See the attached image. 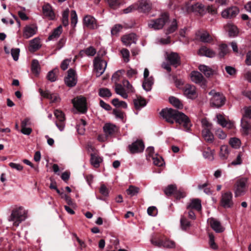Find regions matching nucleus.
<instances>
[{
	"mask_svg": "<svg viewBox=\"0 0 251 251\" xmlns=\"http://www.w3.org/2000/svg\"><path fill=\"white\" fill-rule=\"evenodd\" d=\"M37 30V27L34 25H26L23 30V36L25 39L29 38L36 34Z\"/></svg>",
	"mask_w": 251,
	"mask_h": 251,
	"instance_id": "obj_21",
	"label": "nucleus"
},
{
	"mask_svg": "<svg viewBox=\"0 0 251 251\" xmlns=\"http://www.w3.org/2000/svg\"><path fill=\"white\" fill-rule=\"evenodd\" d=\"M199 69L207 77H209L214 74V71L211 68L205 65H200L199 66Z\"/></svg>",
	"mask_w": 251,
	"mask_h": 251,
	"instance_id": "obj_31",
	"label": "nucleus"
},
{
	"mask_svg": "<svg viewBox=\"0 0 251 251\" xmlns=\"http://www.w3.org/2000/svg\"><path fill=\"white\" fill-rule=\"evenodd\" d=\"M133 103L135 108L137 110H140L146 105V100L141 97H137L133 100Z\"/></svg>",
	"mask_w": 251,
	"mask_h": 251,
	"instance_id": "obj_29",
	"label": "nucleus"
},
{
	"mask_svg": "<svg viewBox=\"0 0 251 251\" xmlns=\"http://www.w3.org/2000/svg\"><path fill=\"white\" fill-rule=\"evenodd\" d=\"M58 69H54L50 71L47 76V79L51 82H54L56 80V74L58 72Z\"/></svg>",
	"mask_w": 251,
	"mask_h": 251,
	"instance_id": "obj_46",
	"label": "nucleus"
},
{
	"mask_svg": "<svg viewBox=\"0 0 251 251\" xmlns=\"http://www.w3.org/2000/svg\"><path fill=\"white\" fill-rule=\"evenodd\" d=\"M121 40L125 46H130L132 44H136L137 37L135 34L131 33L123 36Z\"/></svg>",
	"mask_w": 251,
	"mask_h": 251,
	"instance_id": "obj_18",
	"label": "nucleus"
},
{
	"mask_svg": "<svg viewBox=\"0 0 251 251\" xmlns=\"http://www.w3.org/2000/svg\"><path fill=\"white\" fill-rule=\"evenodd\" d=\"M144 148V144L141 140H137L128 146L129 150L132 154L141 152Z\"/></svg>",
	"mask_w": 251,
	"mask_h": 251,
	"instance_id": "obj_12",
	"label": "nucleus"
},
{
	"mask_svg": "<svg viewBox=\"0 0 251 251\" xmlns=\"http://www.w3.org/2000/svg\"><path fill=\"white\" fill-rule=\"evenodd\" d=\"M166 60L169 62L170 65L176 68L180 64V57L178 53L176 52H167Z\"/></svg>",
	"mask_w": 251,
	"mask_h": 251,
	"instance_id": "obj_14",
	"label": "nucleus"
},
{
	"mask_svg": "<svg viewBox=\"0 0 251 251\" xmlns=\"http://www.w3.org/2000/svg\"><path fill=\"white\" fill-rule=\"evenodd\" d=\"M216 117L218 123L223 127H227L228 128H232L234 127L233 124L231 122H228L222 115H217Z\"/></svg>",
	"mask_w": 251,
	"mask_h": 251,
	"instance_id": "obj_28",
	"label": "nucleus"
},
{
	"mask_svg": "<svg viewBox=\"0 0 251 251\" xmlns=\"http://www.w3.org/2000/svg\"><path fill=\"white\" fill-rule=\"evenodd\" d=\"M109 190L104 184H101L100 188V193L105 197L109 195Z\"/></svg>",
	"mask_w": 251,
	"mask_h": 251,
	"instance_id": "obj_59",
	"label": "nucleus"
},
{
	"mask_svg": "<svg viewBox=\"0 0 251 251\" xmlns=\"http://www.w3.org/2000/svg\"><path fill=\"white\" fill-rule=\"evenodd\" d=\"M186 209L195 210L200 211L201 210V201L199 199H193L186 205Z\"/></svg>",
	"mask_w": 251,
	"mask_h": 251,
	"instance_id": "obj_19",
	"label": "nucleus"
},
{
	"mask_svg": "<svg viewBox=\"0 0 251 251\" xmlns=\"http://www.w3.org/2000/svg\"><path fill=\"white\" fill-rule=\"evenodd\" d=\"M101 161L102 159L100 157L95 154H91V163L94 167L98 168Z\"/></svg>",
	"mask_w": 251,
	"mask_h": 251,
	"instance_id": "obj_41",
	"label": "nucleus"
},
{
	"mask_svg": "<svg viewBox=\"0 0 251 251\" xmlns=\"http://www.w3.org/2000/svg\"><path fill=\"white\" fill-rule=\"evenodd\" d=\"M216 135L221 139H224L226 137V134L221 129H219L216 131Z\"/></svg>",
	"mask_w": 251,
	"mask_h": 251,
	"instance_id": "obj_64",
	"label": "nucleus"
},
{
	"mask_svg": "<svg viewBox=\"0 0 251 251\" xmlns=\"http://www.w3.org/2000/svg\"><path fill=\"white\" fill-rule=\"evenodd\" d=\"M31 70L33 73L38 75L40 71V67L39 61L37 60L34 59L32 61Z\"/></svg>",
	"mask_w": 251,
	"mask_h": 251,
	"instance_id": "obj_42",
	"label": "nucleus"
},
{
	"mask_svg": "<svg viewBox=\"0 0 251 251\" xmlns=\"http://www.w3.org/2000/svg\"><path fill=\"white\" fill-rule=\"evenodd\" d=\"M177 28V23L176 19H173L167 28L166 34H169L175 32Z\"/></svg>",
	"mask_w": 251,
	"mask_h": 251,
	"instance_id": "obj_38",
	"label": "nucleus"
},
{
	"mask_svg": "<svg viewBox=\"0 0 251 251\" xmlns=\"http://www.w3.org/2000/svg\"><path fill=\"white\" fill-rule=\"evenodd\" d=\"M178 113V111L177 110L172 108H166L163 109L160 112V114L167 122L173 124L174 123V120H176V117Z\"/></svg>",
	"mask_w": 251,
	"mask_h": 251,
	"instance_id": "obj_7",
	"label": "nucleus"
},
{
	"mask_svg": "<svg viewBox=\"0 0 251 251\" xmlns=\"http://www.w3.org/2000/svg\"><path fill=\"white\" fill-rule=\"evenodd\" d=\"M54 114L58 121H65V118L64 114L59 110H55Z\"/></svg>",
	"mask_w": 251,
	"mask_h": 251,
	"instance_id": "obj_50",
	"label": "nucleus"
},
{
	"mask_svg": "<svg viewBox=\"0 0 251 251\" xmlns=\"http://www.w3.org/2000/svg\"><path fill=\"white\" fill-rule=\"evenodd\" d=\"M248 179L247 177H242L238 179L234 186V195L235 197L244 195L247 190Z\"/></svg>",
	"mask_w": 251,
	"mask_h": 251,
	"instance_id": "obj_2",
	"label": "nucleus"
},
{
	"mask_svg": "<svg viewBox=\"0 0 251 251\" xmlns=\"http://www.w3.org/2000/svg\"><path fill=\"white\" fill-rule=\"evenodd\" d=\"M27 211L22 206L15 208L8 218L9 222H13V226L18 227L27 218Z\"/></svg>",
	"mask_w": 251,
	"mask_h": 251,
	"instance_id": "obj_1",
	"label": "nucleus"
},
{
	"mask_svg": "<svg viewBox=\"0 0 251 251\" xmlns=\"http://www.w3.org/2000/svg\"><path fill=\"white\" fill-rule=\"evenodd\" d=\"M200 39L204 43H210L213 40V37L207 31L202 32L200 35Z\"/></svg>",
	"mask_w": 251,
	"mask_h": 251,
	"instance_id": "obj_37",
	"label": "nucleus"
},
{
	"mask_svg": "<svg viewBox=\"0 0 251 251\" xmlns=\"http://www.w3.org/2000/svg\"><path fill=\"white\" fill-rule=\"evenodd\" d=\"M115 90L116 93L122 96L124 99H126L128 97L127 94L126 92L125 88L120 84H115Z\"/></svg>",
	"mask_w": 251,
	"mask_h": 251,
	"instance_id": "obj_33",
	"label": "nucleus"
},
{
	"mask_svg": "<svg viewBox=\"0 0 251 251\" xmlns=\"http://www.w3.org/2000/svg\"><path fill=\"white\" fill-rule=\"evenodd\" d=\"M147 212L150 216H155L157 214V209L155 206H150L148 208Z\"/></svg>",
	"mask_w": 251,
	"mask_h": 251,
	"instance_id": "obj_62",
	"label": "nucleus"
},
{
	"mask_svg": "<svg viewBox=\"0 0 251 251\" xmlns=\"http://www.w3.org/2000/svg\"><path fill=\"white\" fill-rule=\"evenodd\" d=\"M139 188L133 185H130L126 190L127 194L130 196H133L137 195L139 193Z\"/></svg>",
	"mask_w": 251,
	"mask_h": 251,
	"instance_id": "obj_44",
	"label": "nucleus"
},
{
	"mask_svg": "<svg viewBox=\"0 0 251 251\" xmlns=\"http://www.w3.org/2000/svg\"><path fill=\"white\" fill-rule=\"evenodd\" d=\"M62 32V27L61 25L58 26L55 28L51 34L49 36V40H54L58 38Z\"/></svg>",
	"mask_w": 251,
	"mask_h": 251,
	"instance_id": "obj_34",
	"label": "nucleus"
},
{
	"mask_svg": "<svg viewBox=\"0 0 251 251\" xmlns=\"http://www.w3.org/2000/svg\"><path fill=\"white\" fill-rule=\"evenodd\" d=\"M202 137L204 140L208 143H212L214 140V137L211 130L202 129L201 131Z\"/></svg>",
	"mask_w": 251,
	"mask_h": 251,
	"instance_id": "obj_30",
	"label": "nucleus"
},
{
	"mask_svg": "<svg viewBox=\"0 0 251 251\" xmlns=\"http://www.w3.org/2000/svg\"><path fill=\"white\" fill-rule=\"evenodd\" d=\"M209 223L211 228L216 232L220 233L224 231V228L221 226L219 221L214 219L211 218L209 220Z\"/></svg>",
	"mask_w": 251,
	"mask_h": 251,
	"instance_id": "obj_24",
	"label": "nucleus"
},
{
	"mask_svg": "<svg viewBox=\"0 0 251 251\" xmlns=\"http://www.w3.org/2000/svg\"><path fill=\"white\" fill-rule=\"evenodd\" d=\"M184 95L188 98L194 99L197 97L196 89L195 86L186 84L183 88Z\"/></svg>",
	"mask_w": 251,
	"mask_h": 251,
	"instance_id": "obj_16",
	"label": "nucleus"
},
{
	"mask_svg": "<svg viewBox=\"0 0 251 251\" xmlns=\"http://www.w3.org/2000/svg\"><path fill=\"white\" fill-rule=\"evenodd\" d=\"M20 53V49L18 48L12 49L11 50V54L15 61H17L19 59Z\"/></svg>",
	"mask_w": 251,
	"mask_h": 251,
	"instance_id": "obj_60",
	"label": "nucleus"
},
{
	"mask_svg": "<svg viewBox=\"0 0 251 251\" xmlns=\"http://www.w3.org/2000/svg\"><path fill=\"white\" fill-rule=\"evenodd\" d=\"M181 226L183 229H186L190 226V222L184 216H182L180 219Z\"/></svg>",
	"mask_w": 251,
	"mask_h": 251,
	"instance_id": "obj_51",
	"label": "nucleus"
},
{
	"mask_svg": "<svg viewBox=\"0 0 251 251\" xmlns=\"http://www.w3.org/2000/svg\"><path fill=\"white\" fill-rule=\"evenodd\" d=\"M39 92L43 98L50 99L51 93L49 90L43 91L40 88L39 89Z\"/></svg>",
	"mask_w": 251,
	"mask_h": 251,
	"instance_id": "obj_63",
	"label": "nucleus"
},
{
	"mask_svg": "<svg viewBox=\"0 0 251 251\" xmlns=\"http://www.w3.org/2000/svg\"><path fill=\"white\" fill-rule=\"evenodd\" d=\"M99 95L100 97L105 98L111 97L112 93L109 89L101 88L99 89Z\"/></svg>",
	"mask_w": 251,
	"mask_h": 251,
	"instance_id": "obj_40",
	"label": "nucleus"
},
{
	"mask_svg": "<svg viewBox=\"0 0 251 251\" xmlns=\"http://www.w3.org/2000/svg\"><path fill=\"white\" fill-rule=\"evenodd\" d=\"M169 20V15L167 13H163L161 17L156 20H151L148 23V26L150 28L154 29H161L168 22Z\"/></svg>",
	"mask_w": 251,
	"mask_h": 251,
	"instance_id": "obj_4",
	"label": "nucleus"
},
{
	"mask_svg": "<svg viewBox=\"0 0 251 251\" xmlns=\"http://www.w3.org/2000/svg\"><path fill=\"white\" fill-rule=\"evenodd\" d=\"M176 190V185H170L165 189L164 193L167 196H169L174 194Z\"/></svg>",
	"mask_w": 251,
	"mask_h": 251,
	"instance_id": "obj_48",
	"label": "nucleus"
},
{
	"mask_svg": "<svg viewBox=\"0 0 251 251\" xmlns=\"http://www.w3.org/2000/svg\"><path fill=\"white\" fill-rule=\"evenodd\" d=\"M239 13V9L236 6H232L225 9L222 12L221 15L225 19H230L236 17Z\"/></svg>",
	"mask_w": 251,
	"mask_h": 251,
	"instance_id": "obj_15",
	"label": "nucleus"
},
{
	"mask_svg": "<svg viewBox=\"0 0 251 251\" xmlns=\"http://www.w3.org/2000/svg\"><path fill=\"white\" fill-rule=\"evenodd\" d=\"M123 25L120 24L115 25L111 30V33L112 36H117L118 33L123 29Z\"/></svg>",
	"mask_w": 251,
	"mask_h": 251,
	"instance_id": "obj_47",
	"label": "nucleus"
},
{
	"mask_svg": "<svg viewBox=\"0 0 251 251\" xmlns=\"http://www.w3.org/2000/svg\"><path fill=\"white\" fill-rule=\"evenodd\" d=\"M169 101L173 106L177 108H180L182 107V104L180 100L174 97H170L169 98Z\"/></svg>",
	"mask_w": 251,
	"mask_h": 251,
	"instance_id": "obj_45",
	"label": "nucleus"
},
{
	"mask_svg": "<svg viewBox=\"0 0 251 251\" xmlns=\"http://www.w3.org/2000/svg\"><path fill=\"white\" fill-rule=\"evenodd\" d=\"M65 84L69 87H73L77 83L76 73L74 70L70 69L68 71L67 76L65 78Z\"/></svg>",
	"mask_w": 251,
	"mask_h": 251,
	"instance_id": "obj_13",
	"label": "nucleus"
},
{
	"mask_svg": "<svg viewBox=\"0 0 251 251\" xmlns=\"http://www.w3.org/2000/svg\"><path fill=\"white\" fill-rule=\"evenodd\" d=\"M71 61V58L64 59L61 63L60 67L63 71L66 70L68 68L70 63Z\"/></svg>",
	"mask_w": 251,
	"mask_h": 251,
	"instance_id": "obj_61",
	"label": "nucleus"
},
{
	"mask_svg": "<svg viewBox=\"0 0 251 251\" xmlns=\"http://www.w3.org/2000/svg\"><path fill=\"white\" fill-rule=\"evenodd\" d=\"M201 125L202 129L211 130L212 128V124L209 122V121L206 119H202L201 120Z\"/></svg>",
	"mask_w": 251,
	"mask_h": 251,
	"instance_id": "obj_54",
	"label": "nucleus"
},
{
	"mask_svg": "<svg viewBox=\"0 0 251 251\" xmlns=\"http://www.w3.org/2000/svg\"><path fill=\"white\" fill-rule=\"evenodd\" d=\"M244 113L243 116V118L244 119H251V106L249 107H245L244 108Z\"/></svg>",
	"mask_w": 251,
	"mask_h": 251,
	"instance_id": "obj_58",
	"label": "nucleus"
},
{
	"mask_svg": "<svg viewBox=\"0 0 251 251\" xmlns=\"http://www.w3.org/2000/svg\"><path fill=\"white\" fill-rule=\"evenodd\" d=\"M84 24L86 26L90 29L97 28L96 19L91 16H86L84 18Z\"/></svg>",
	"mask_w": 251,
	"mask_h": 251,
	"instance_id": "obj_23",
	"label": "nucleus"
},
{
	"mask_svg": "<svg viewBox=\"0 0 251 251\" xmlns=\"http://www.w3.org/2000/svg\"><path fill=\"white\" fill-rule=\"evenodd\" d=\"M121 53L125 62H128L129 61V52L126 49H123L121 50Z\"/></svg>",
	"mask_w": 251,
	"mask_h": 251,
	"instance_id": "obj_56",
	"label": "nucleus"
},
{
	"mask_svg": "<svg viewBox=\"0 0 251 251\" xmlns=\"http://www.w3.org/2000/svg\"><path fill=\"white\" fill-rule=\"evenodd\" d=\"M103 129L106 136H110L117 131V128L115 125L107 123L104 125Z\"/></svg>",
	"mask_w": 251,
	"mask_h": 251,
	"instance_id": "obj_25",
	"label": "nucleus"
},
{
	"mask_svg": "<svg viewBox=\"0 0 251 251\" xmlns=\"http://www.w3.org/2000/svg\"><path fill=\"white\" fill-rule=\"evenodd\" d=\"M84 52L88 56H94L96 53V50L93 47H89L85 50L80 51V52Z\"/></svg>",
	"mask_w": 251,
	"mask_h": 251,
	"instance_id": "obj_55",
	"label": "nucleus"
},
{
	"mask_svg": "<svg viewBox=\"0 0 251 251\" xmlns=\"http://www.w3.org/2000/svg\"><path fill=\"white\" fill-rule=\"evenodd\" d=\"M229 144L232 147L237 149L241 145L240 140L237 138H232L229 141Z\"/></svg>",
	"mask_w": 251,
	"mask_h": 251,
	"instance_id": "obj_49",
	"label": "nucleus"
},
{
	"mask_svg": "<svg viewBox=\"0 0 251 251\" xmlns=\"http://www.w3.org/2000/svg\"><path fill=\"white\" fill-rule=\"evenodd\" d=\"M136 9L140 12H147L151 8V4L148 0H141L135 3Z\"/></svg>",
	"mask_w": 251,
	"mask_h": 251,
	"instance_id": "obj_17",
	"label": "nucleus"
},
{
	"mask_svg": "<svg viewBox=\"0 0 251 251\" xmlns=\"http://www.w3.org/2000/svg\"><path fill=\"white\" fill-rule=\"evenodd\" d=\"M226 30L228 31L230 37H235L237 35L238 30L236 26L231 23H228L226 26Z\"/></svg>",
	"mask_w": 251,
	"mask_h": 251,
	"instance_id": "obj_32",
	"label": "nucleus"
},
{
	"mask_svg": "<svg viewBox=\"0 0 251 251\" xmlns=\"http://www.w3.org/2000/svg\"><path fill=\"white\" fill-rule=\"evenodd\" d=\"M175 121L179 125H182L186 131H189L192 126V124L189 117L185 114L178 111Z\"/></svg>",
	"mask_w": 251,
	"mask_h": 251,
	"instance_id": "obj_6",
	"label": "nucleus"
},
{
	"mask_svg": "<svg viewBox=\"0 0 251 251\" xmlns=\"http://www.w3.org/2000/svg\"><path fill=\"white\" fill-rule=\"evenodd\" d=\"M107 63L103 59H100L99 57H95L93 60L94 71L97 77H100L104 72Z\"/></svg>",
	"mask_w": 251,
	"mask_h": 251,
	"instance_id": "obj_5",
	"label": "nucleus"
},
{
	"mask_svg": "<svg viewBox=\"0 0 251 251\" xmlns=\"http://www.w3.org/2000/svg\"><path fill=\"white\" fill-rule=\"evenodd\" d=\"M229 154V151L227 146H222L220 150V156L223 160L227 158Z\"/></svg>",
	"mask_w": 251,
	"mask_h": 251,
	"instance_id": "obj_39",
	"label": "nucleus"
},
{
	"mask_svg": "<svg viewBox=\"0 0 251 251\" xmlns=\"http://www.w3.org/2000/svg\"><path fill=\"white\" fill-rule=\"evenodd\" d=\"M43 14L45 17L49 20H53L55 18V14L52 7L49 3L44 4L42 7Z\"/></svg>",
	"mask_w": 251,
	"mask_h": 251,
	"instance_id": "obj_20",
	"label": "nucleus"
},
{
	"mask_svg": "<svg viewBox=\"0 0 251 251\" xmlns=\"http://www.w3.org/2000/svg\"><path fill=\"white\" fill-rule=\"evenodd\" d=\"M233 196L231 192L226 191L222 193L220 201L221 205L225 208H229L233 206Z\"/></svg>",
	"mask_w": 251,
	"mask_h": 251,
	"instance_id": "obj_8",
	"label": "nucleus"
},
{
	"mask_svg": "<svg viewBox=\"0 0 251 251\" xmlns=\"http://www.w3.org/2000/svg\"><path fill=\"white\" fill-rule=\"evenodd\" d=\"M41 47L40 39L35 38L30 41L29 50L33 52L39 50Z\"/></svg>",
	"mask_w": 251,
	"mask_h": 251,
	"instance_id": "obj_26",
	"label": "nucleus"
},
{
	"mask_svg": "<svg viewBox=\"0 0 251 251\" xmlns=\"http://www.w3.org/2000/svg\"><path fill=\"white\" fill-rule=\"evenodd\" d=\"M199 54L201 56H205L207 57L212 58L216 56V53L211 49L206 47H201L199 50Z\"/></svg>",
	"mask_w": 251,
	"mask_h": 251,
	"instance_id": "obj_22",
	"label": "nucleus"
},
{
	"mask_svg": "<svg viewBox=\"0 0 251 251\" xmlns=\"http://www.w3.org/2000/svg\"><path fill=\"white\" fill-rule=\"evenodd\" d=\"M111 102L114 106L117 107H122L125 109L127 107V105L125 101H120L119 99L117 98L112 100Z\"/></svg>",
	"mask_w": 251,
	"mask_h": 251,
	"instance_id": "obj_43",
	"label": "nucleus"
},
{
	"mask_svg": "<svg viewBox=\"0 0 251 251\" xmlns=\"http://www.w3.org/2000/svg\"><path fill=\"white\" fill-rule=\"evenodd\" d=\"M209 95L211 96L210 104L212 107L219 108L225 104V98L222 94L212 90L209 92Z\"/></svg>",
	"mask_w": 251,
	"mask_h": 251,
	"instance_id": "obj_3",
	"label": "nucleus"
},
{
	"mask_svg": "<svg viewBox=\"0 0 251 251\" xmlns=\"http://www.w3.org/2000/svg\"><path fill=\"white\" fill-rule=\"evenodd\" d=\"M153 84V78L152 76H151L149 78L144 79L142 84V87L146 91H149L151 89Z\"/></svg>",
	"mask_w": 251,
	"mask_h": 251,
	"instance_id": "obj_35",
	"label": "nucleus"
},
{
	"mask_svg": "<svg viewBox=\"0 0 251 251\" xmlns=\"http://www.w3.org/2000/svg\"><path fill=\"white\" fill-rule=\"evenodd\" d=\"M218 50V56L220 58L224 57L228 52L227 45L225 44H222L220 45Z\"/></svg>",
	"mask_w": 251,
	"mask_h": 251,
	"instance_id": "obj_36",
	"label": "nucleus"
},
{
	"mask_svg": "<svg viewBox=\"0 0 251 251\" xmlns=\"http://www.w3.org/2000/svg\"><path fill=\"white\" fill-rule=\"evenodd\" d=\"M209 244L211 249L213 250H217L218 246L215 242L214 236L213 234H209Z\"/></svg>",
	"mask_w": 251,
	"mask_h": 251,
	"instance_id": "obj_52",
	"label": "nucleus"
},
{
	"mask_svg": "<svg viewBox=\"0 0 251 251\" xmlns=\"http://www.w3.org/2000/svg\"><path fill=\"white\" fill-rule=\"evenodd\" d=\"M153 160V164L158 166L163 165L164 162L162 158L159 156H154L151 158Z\"/></svg>",
	"mask_w": 251,
	"mask_h": 251,
	"instance_id": "obj_53",
	"label": "nucleus"
},
{
	"mask_svg": "<svg viewBox=\"0 0 251 251\" xmlns=\"http://www.w3.org/2000/svg\"><path fill=\"white\" fill-rule=\"evenodd\" d=\"M191 80L196 84L201 86H205L206 80L202 75L198 71H193L190 74Z\"/></svg>",
	"mask_w": 251,
	"mask_h": 251,
	"instance_id": "obj_11",
	"label": "nucleus"
},
{
	"mask_svg": "<svg viewBox=\"0 0 251 251\" xmlns=\"http://www.w3.org/2000/svg\"><path fill=\"white\" fill-rule=\"evenodd\" d=\"M71 25L73 27H75L77 23V16L75 10H72L71 13Z\"/></svg>",
	"mask_w": 251,
	"mask_h": 251,
	"instance_id": "obj_57",
	"label": "nucleus"
},
{
	"mask_svg": "<svg viewBox=\"0 0 251 251\" xmlns=\"http://www.w3.org/2000/svg\"><path fill=\"white\" fill-rule=\"evenodd\" d=\"M74 107L79 112L84 113L87 111L86 100L84 97L79 96L72 100Z\"/></svg>",
	"mask_w": 251,
	"mask_h": 251,
	"instance_id": "obj_9",
	"label": "nucleus"
},
{
	"mask_svg": "<svg viewBox=\"0 0 251 251\" xmlns=\"http://www.w3.org/2000/svg\"><path fill=\"white\" fill-rule=\"evenodd\" d=\"M151 242L153 245L161 247H163L166 248H174L175 247V243L173 241L170 240L168 239H158L157 240L153 238L151 239Z\"/></svg>",
	"mask_w": 251,
	"mask_h": 251,
	"instance_id": "obj_10",
	"label": "nucleus"
},
{
	"mask_svg": "<svg viewBox=\"0 0 251 251\" xmlns=\"http://www.w3.org/2000/svg\"><path fill=\"white\" fill-rule=\"evenodd\" d=\"M242 132L243 134L247 135L251 132V124L246 119L241 120Z\"/></svg>",
	"mask_w": 251,
	"mask_h": 251,
	"instance_id": "obj_27",
	"label": "nucleus"
}]
</instances>
